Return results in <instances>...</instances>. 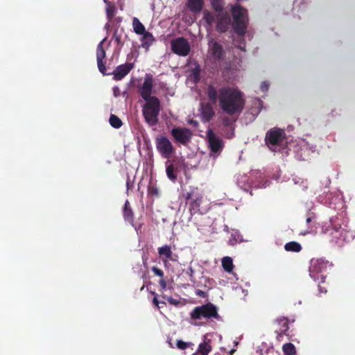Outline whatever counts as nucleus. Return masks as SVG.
<instances>
[{
    "label": "nucleus",
    "instance_id": "1a4fd4ad",
    "mask_svg": "<svg viewBox=\"0 0 355 355\" xmlns=\"http://www.w3.org/2000/svg\"><path fill=\"white\" fill-rule=\"evenodd\" d=\"M284 131L281 129H273L268 132L266 141L272 150L275 151L276 150L275 146L282 143Z\"/></svg>",
    "mask_w": 355,
    "mask_h": 355
},
{
    "label": "nucleus",
    "instance_id": "473e14b6",
    "mask_svg": "<svg viewBox=\"0 0 355 355\" xmlns=\"http://www.w3.org/2000/svg\"><path fill=\"white\" fill-rule=\"evenodd\" d=\"M268 84L266 82H263L261 83V89L263 92H266L268 89Z\"/></svg>",
    "mask_w": 355,
    "mask_h": 355
},
{
    "label": "nucleus",
    "instance_id": "ddd939ff",
    "mask_svg": "<svg viewBox=\"0 0 355 355\" xmlns=\"http://www.w3.org/2000/svg\"><path fill=\"white\" fill-rule=\"evenodd\" d=\"M209 56L214 60H220L223 55L222 47L216 42L210 41L209 43Z\"/></svg>",
    "mask_w": 355,
    "mask_h": 355
},
{
    "label": "nucleus",
    "instance_id": "f257e3e1",
    "mask_svg": "<svg viewBox=\"0 0 355 355\" xmlns=\"http://www.w3.org/2000/svg\"><path fill=\"white\" fill-rule=\"evenodd\" d=\"M218 98L222 110L229 114L239 113L243 107L242 94L236 88H222L219 91Z\"/></svg>",
    "mask_w": 355,
    "mask_h": 355
},
{
    "label": "nucleus",
    "instance_id": "dca6fc26",
    "mask_svg": "<svg viewBox=\"0 0 355 355\" xmlns=\"http://www.w3.org/2000/svg\"><path fill=\"white\" fill-rule=\"evenodd\" d=\"M200 115L205 121H208L213 116L214 112L209 105H201Z\"/></svg>",
    "mask_w": 355,
    "mask_h": 355
},
{
    "label": "nucleus",
    "instance_id": "c03bdc74",
    "mask_svg": "<svg viewBox=\"0 0 355 355\" xmlns=\"http://www.w3.org/2000/svg\"><path fill=\"white\" fill-rule=\"evenodd\" d=\"M230 244H232V245L234 244V242H233V241H232V239H231V240H230Z\"/></svg>",
    "mask_w": 355,
    "mask_h": 355
},
{
    "label": "nucleus",
    "instance_id": "a878e982",
    "mask_svg": "<svg viewBox=\"0 0 355 355\" xmlns=\"http://www.w3.org/2000/svg\"><path fill=\"white\" fill-rule=\"evenodd\" d=\"M282 349L285 355L295 354V347L292 343L284 344L282 347Z\"/></svg>",
    "mask_w": 355,
    "mask_h": 355
},
{
    "label": "nucleus",
    "instance_id": "6ab92c4d",
    "mask_svg": "<svg viewBox=\"0 0 355 355\" xmlns=\"http://www.w3.org/2000/svg\"><path fill=\"white\" fill-rule=\"evenodd\" d=\"M132 27H133L135 33L137 35H142L144 33H145L146 32L145 26L136 17L133 18Z\"/></svg>",
    "mask_w": 355,
    "mask_h": 355
},
{
    "label": "nucleus",
    "instance_id": "9b49d317",
    "mask_svg": "<svg viewBox=\"0 0 355 355\" xmlns=\"http://www.w3.org/2000/svg\"><path fill=\"white\" fill-rule=\"evenodd\" d=\"M171 133L173 137L182 144L188 142L191 136V132L187 128H174Z\"/></svg>",
    "mask_w": 355,
    "mask_h": 355
},
{
    "label": "nucleus",
    "instance_id": "72a5a7b5",
    "mask_svg": "<svg viewBox=\"0 0 355 355\" xmlns=\"http://www.w3.org/2000/svg\"><path fill=\"white\" fill-rule=\"evenodd\" d=\"M112 90L114 96L117 97L120 95V89L118 87H113Z\"/></svg>",
    "mask_w": 355,
    "mask_h": 355
},
{
    "label": "nucleus",
    "instance_id": "423d86ee",
    "mask_svg": "<svg viewBox=\"0 0 355 355\" xmlns=\"http://www.w3.org/2000/svg\"><path fill=\"white\" fill-rule=\"evenodd\" d=\"M156 147L158 152L164 158L171 157L175 151L171 142L164 137L157 138Z\"/></svg>",
    "mask_w": 355,
    "mask_h": 355
},
{
    "label": "nucleus",
    "instance_id": "c85d7f7f",
    "mask_svg": "<svg viewBox=\"0 0 355 355\" xmlns=\"http://www.w3.org/2000/svg\"><path fill=\"white\" fill-rule=\"evenodd\" d=\"M207 94L209 98L215 102L216 100V92L214 88L212 87H209Z\"/></svg>",
    "mask_w": 355,
    "mask_h": 355
},
{
    "label": "nucleus",
    "instance_id": "f704fd0d",
    "mask_svg": "<svg viewBox=\"0 0 355 355\" xmlns=\"http://www.w3.org/2000/svg\"><path fill=\"white\" fill-rule=\"evenodd\" d=\"M213 6L216 10H220L222 9V6L220 5H218V2H213Z\"/></svg>",
    "mask_w": 355,
    "mask_h": 355
},
{
    "label": "nucleus",
    "instance_id": "58836bf2",
    "mask_svg": "<svg viewBox=\"0 0 355 355\" xmlns=\"http://www.w3.org/2000/svg\"><path fill=\"white\" fill-rule=\"evenodd\" d=\"M278 321L284 322V325L286 327V329H285V330H286L287 329V321H286V320L284 319V318H283V319H278Z\"/></svg>",
    "mask_w": 355,
    "mask_h": 355
},
{
    "label": "nucleus",
    "instance_id": "bb28decb",
    "mask_svg": "<svg viewBox=\"0 0 355 355\" xmlns=\"http://www.w3.org/2000/svg\"><path fill=\"white\" fill-rule=\"evenodd\" d=\"M110 123L114 128H119L121 126V121L115 115H111L110 118Z\"/></svg>",
    "mask_w": 355,
    "mask_h": 355
},
{
    "label": "nucleus",
    "instance_id": "9d476101",
    "mask_svg": "<svg viewBox=\"0 0 355 355\" xmlns=\"http://www.w3.org/2000/svg\"><path fill=\"white\" fill-rule=\"evenodd\" d=\"M207 138L211 152L214 153H220L223 146L222 141L215 135L211 130L207 131Z\"/></svg>",
    "mask_w": 355,
    "mask_h": 355
},
{
    "label": "nucleus",
    "instance_id": "6e6552de",
    "mask_svg": "<svg viewBox=\"0 0 355 355\" xmlns=\"http://www.w3.org/2000/svg\"><path fill=\"white\" fill-rule=\"evenodd\" d=\"M173 51L181 56H186L190 51V46L188 42L183 37H178L171 42Z\"/></svg>",
    "mask_w": 355,
    "mask_h": 355
},
{
    "label": "nucleus",
    "instance_id": "a211bd4d",
    "mask_svg": "<svg viewBox=\"0 0 355 355\" xmlns=\"http://www.w3.org/2000/svg\"><path fill=\"white\" fill-rule=\"evenodd\" d=\"M211 351L210 340L207 339L205 336L204 341L198 346V352L201 355H207Z\"/></svg>",
    "mask_w": 355,
    "mask_h": 355
},
{
    "label": "nucleus",
    "instance_id": "c756f323",
    "mask_svg": "<svg viewBox=\"0 0 355 355\" xmlns=\"http://www.w3.org/2000/svg\"><path fill=\"white\" fill-rule=\"evenodd\" d=\"M191 345H192L191 343H186L180 340L177 341V347L180 349H184Z\"/></svg>",
    "mask_w": 355,
    "mask_h": 355
},
{
    "label": "nucleus",
    "instance_id": "a19ab883",
    "mask_svg": "<svg viewBox=\"0 0 355 355\" xmlns=\"http://www.w3.org/2000/svg\"><path fill=\"white\" fill-rule=\"evenodd\" d=\"M153 303H154L157 306H159V302H158V300H157V297H154V299H153Z\"/></svg>",
    "mask_w": 355,
    "mask_h": 355
},
{
    "label": "nucleus",
    "instance_id": "a18cd8bd",
    "mask_svg": "<svg viewBox=\"0 0 355 355\" xmlns=\"http://www.w3.org/2000/svg\"><path fill=\"white\" fill-rule=\"evenodd\" d=\"M306 221H307V223H309V222L311 221V218H308L306 219Z\"/></svg>",
    "mask_w": 355,
    "mask_h": 355
},
{
    "label": "nucleus",
    "instance_id": "4be33fe9",
    "mask_svg": "<svg viewBox=\"0 0 355 355\" xmlns=\"http://www.w3.org/2000/svg\"><path fill=\"white\" fill-rule=\"evenodd\" d=\"M284 248L286 251L295 252H298L302 250L300 244L295 241L287 243L285 245Z\"/></svg>",
    "mask_w": 355,
    "mask_h": 355
},
{
    "label": "nucleus",
    "instance_id": "79ce46f5",
    "mask_svg": "<svg viewBox=\"0 0 355 355\" xmlns=\"http://www.w3.org/2000/svg\"><path fill=\"white\" fill-rule=\"evenodd\" d=\"M194 76H195V79L197 80L198 78V72L195 73Z\"/></svg>",
    "mask_w": 355,
    "mask_h": 355
},
{
    "label": "nucleus",
    "instance_id": "0eeeda50",
    "mask_svg": "<svg viewBox=\"0 0 355 355\" xmlns=\"http://www.w3.org/2000/svg\"><path fill=\"white\" fill-rule=\"evenodd\" d=\"M328 262L322 259H313L309 267L310 276L315 280L319 279V275L324 272L328 266Z\"/></svg>",
    "mask_w": 355,
    "mask_h": 355
},
{
    "label": "nucleus",
    "instance_id": "5701e85b",
    "mask_svg": "<svg viewBox=\"0 0 355 355\" xmlns=\"http://www.w3.org/2000/svg\"><path fill=\"white\" fill-rule=\"evenodd\" d=\"M123 215L126 220L132 223L133 214L128 201H126L124 205Z\"/></svg>",
    "mask_w": 355,
    "mask_h": 355
},
{
    "label": "nucleus",
    "instance_id": "aec40b11",
    "mask_svg": "<svg viewBox=\"0 0 355 355\" xmlns=\"http://www.w3.org/2000/svg\"><path fill=\"white\" fill-rule=\"evenodd\" d=\"M187 6L192 12H200L202 6V0H188Z\"/></svg>",
    "mask_w": 355,
    "mask_h": 355
},
{
    "label": "nucleus",
    "instance_id": "393cba45",
    "mask_svg": "<svg viewBox=\"0 0 355 355\" xmlns=\"http://www.w3.org/2000/svg\"><path fill=\"white\" fill-rule=\"evenodd\" d=\"M104 2L107 5V7H106V14H107V16L110 19L115 15L116 8L108 0H104Z\"/></svg>",
    "mask_w": 355,
    "mask_h": 355
},
{
    "label": "nucleus",
    "instance_id": "4468645a",
    "mask_svg": "<svg viewBox=\"0 0 355 355\" xmlns=\"http://www.w3.org/2000/svg\"><path fill=\"white\" fill-rule=\"evenodd\" d=\"M132 64H121L116 67L113 72L114 79L116 80H121L132 69Z\"/></svg>",
    "mask_w": 355,
    "mask_h": 355
},
{
    "label": "nucleus",
    "instance_id": "c9c22d12",
    "mask_svg": "<svg viewBox=\"0 0 355 355\" xmlns=\"http://www.w3.org/2000/svg\"><path fill=\"white\" fill-rule=\"evenodd\" d=\"M159 284H160L161 287L162 288V289H166V282L163 279L159 280Z\"/></svg>",
    "mask_w": 355,
    "mask_h": 355
},
{
    "label": "nucleus",
    "instance_id": "ea45409f",
    "mask_svg": "<svg viewBox=\"0 0 355 355\" xmlns=\"http://www.w3.org/2000/svg\"><path fill=\"white\" fill-rule=\"evenodd\" d=\"M257 104L258 105V108H257V110L255 111V114H257L259 112V105H261V102L259 100H257Z\"/></svg>",
    "mask_w": 355,
    "mask_h": 355
},
{
    "label": "nucleus",
    "instance_id": "cd10ccee",
    "mask_svg": "<svg viewBox=\"0 0 355 355\" xmlns=\"http://www.w3.org/2000/svg\"><path fill=\"white\" fill-rule=\"evenodd\" d=\"M166 174L168 178L171 180H175L176 175L174 173V168L172 164H168L166 166Z\"/></svg>",
    "mask_w": 355,
    "mask_h": 355
},
{
    "label": "nucleus",
    "instance_id": "7ed1b4c3",
    "mask_svg": "<svg viewBox=\"0 0 355 355\" xmlns=\"http://www.w3.org/2000/svg\"><path fill=\"white\" fill-rule=\"evenodd\" d=\"M232 15L234 18L233 26L235 31L239 35H243L247 22L246 10L239 6H234L232 8Z\"/></svg>",
    "mask_w": 355,
    "mask_h": 355
},
{
    "label": "nucleus",
    "instance_id": "7c9ffc66",
    "mask_svg": "<svg viewBox=\"0 0 355 355\" xmlns=\"http://www.w3.org/2000/svg\"><path fill=\"white\" fill-rule=\"evenodd\" d=\"M152 270L153 272L157 276L159 277H162L164 276V272H162V270H161L160 269H159L157 267H153L152 268Z\"/></svg>",
    "mask_w": 355,
    "mask_h": 355
},
{
    "label": "nucleus",
    "instance_id": "37998d69",
    "mask_svg": "<svg viewBox=\"0 0 355 355\" xmlns=\"http://www.w3.org/2000/svg\"><path fill=\"white\" fill-rule=\"evenodd\" d=\"M234 239L235 242H237V241H241V239H240L239 238H238V239L234 238Z\"/></svg>",
    "mask_w": 355,
    "mask_h": 355
},
{
    "label": "nucleus",
    "instance_id": "2f4dec72",
    "mask_svg": "<svg viewBox=\"0 0 355 355\" xmlns=\"http://www.w3.org/2000/svg\"><path fill=\"white\" fill-rule=\"evenodd\" d=\"M204 18L206 19V21H207V23L209 24H211L214 21V19L213 17H211V15L209 13V12H205L204 13Z\"/></svg>",
    "mask_w": 355,
    "mask_h": 355
},
{
    "label": "nucleus",
    "instance_id": "f03ea898",
    "mask_svg": "<svg viewBox=\"0 0 355 355\" xmlns=\"http://www.w3.org/2000/svg\"><path fill=\"white\" fill-rule=\"evenodd\" d=\"M146 103L143 106V114L146 122L153 125L157 121V116L160 111V103L159 99L151 98L146 100Z\"/></svg>",
    "mask_w": 355,
    "mask_h": 355
},
{
    "label": "nucleus",
    "instance_id": "2eb2a0df",
    "mask_svg": "<svg viewBox=\"0 0 355 355\" xmlns=\"http://www.w3.org/2000/svg\"><path fill=\"white\" fill-rule=\"evenodd\" d=\"M158 253L160 258L166 265L168 261H174L173 258V252L169 245H165L158 248Z\"/></svg>",
    "mask_w": 355,
    "mask_h": 355
},
{
    "label": "nucleus",
    "instance_id": "39448f33",
    "mask_svg": "<svg viewBox=\"0 0 355 355\" xmlns=\"http://www.w3.org/2000/svg\"><path fill=\"white\" fill-rule=\"evenodd\" d=\"M217 315L216 309L212 304H206L198 306L191 313L193 319H200L202 318L216 317Z\"/></svg>",
    "mask_w": 355,
    "mask_h": 355
},
{
    "label": "nucleus",
    "instance_id": "b1692460",
    "mask_svg": "<svg viewBox=\"0 0 355 355\" xmlns=\"http://www.w3.org/2000/svg\"><path fill=\"white\" fill-rule=\"evenodd\" d=\"M142 35V46L144 47H148L153 42L154 38L150 33L146 31Z\"/></svg>",
    "mask_w": 355,
    "mask_h": 355
},
{
    "label": "nucleus",
    "instance_id": "4c0bfd02",
    "mask_svg": "<svg viewBox=\"0 0 355 355\" xmlns=\"http://www.w3.org/2000/svg\"><path fill=\"white\" fill-rule=\"evenodd\" d=\"M187 273L190 276V277H193V273H194V271L192 269V268H189L187 271Z\"/></svg>",
    "mask_w": 355,
    "mask_h": 355
},
{
    "label": "nucleus",
    "instance_id": "20e7f679",
    "mask_svg": "<svg viewBox=\"0 0 355 355\" xmlns=\"http://www.w3.org/2000/svg\"><path fill=\"white\" fill-rule=\"evenodd\" d=\"M139 92L144 101L157 98V97L152 96L154 91L153 78L151 74L146 73L145 75L143 83L139 87Z\"/></svg>",
    "mask_w": 355,
    "mask_h": 355
},
{
    "label": "nucleus",
    "instance_id": "f3484780",
    "mask_svg": "<svg viewBox=\"0 0 355 355\" xmlns=\"http://www.w3.org/2000/svg\"><path fill=\"white\" fill-rule=\"evenodd\" d=\"M217 28L220 32H224L227 30L228 25L230 22V19L227 15H222L220 19H217Z\"/></svg>",
    "mask_w": 355,
    "mask_h": 355
},
{
    "label": "nucleus",
    "instance_id": "412c9836",
    "mask_svg": "<svg viewBox=\"0 0 355 355\" xmlns=\"http://www.w3.org/2000/svg\"><path fill=\"white\" fill-rule=\"evenodd\" d=\"M222 266L223 269L227 272H231L233 270V261L231 257H225L222 259Z\"/></svg>",
    "mask_w": 355,
    "mask_h": 355
},
{
    "label": "nucleus",
    "instance_id": "e433bc0d",
    "mask_svg": "<svg viewBox=\"0 0 355 355\" xmlns=\"http://www.w3.org/2000/svg\"><path fill=\"white\" fill-rule=\"evenodd\" d=\"M167 300L172 304H177L178 303V302L176 300L172 297H168Z\"/></svg>",
    "mask_w": 355,
    "mask_h": 355
},
{
    "label": "nucleus",
    "instance_id": "f8f14e48",
    "mask_svg": "<svg viewBox=\"0 0 355 355\" xmlns=\"http://www.w3.org/2000/svg\"><path fill=\"white\" fill-rule=\"evenodd\" d=\"M105 38H104L98 45L96 50V59H97V64L99 71L105 74L106 68L104 65L103 60L105 57V51L103 47V44L105 41Z\"/></svg>",
    "mask_w": 355,
    "mask_h": 355
}]
</instances>
